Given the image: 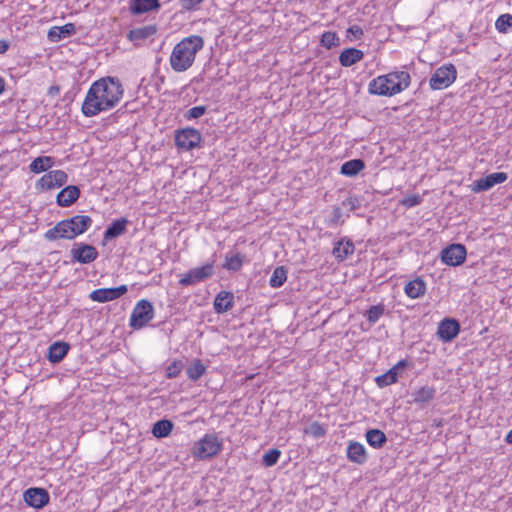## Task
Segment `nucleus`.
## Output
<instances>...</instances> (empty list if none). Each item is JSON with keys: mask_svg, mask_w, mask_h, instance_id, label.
Wrapping results in <instances>:
<instances>
[{"mask_svg": "<svg viewBox=\"0 0 512 512\" xmlns=\"http://www.w3.org/2000/svg\"><path fill=\"white\" fill-rule=\"evenodd\" d=\"M123 86L116 77H103L90 86L81 111L86 117H93L100 112L113 109L122 99Z\"/></svg>", "mask_w": 512, "mask_h": 512, "instance_id": "f257e3e1", "label": "nucleus"}, {"mask_svg": "<svg viewBox=\"0 0 512 512\" xmlns=\"http://www.w3.org/2000/svg\"><path fill=\"white\" fill-rule=\"evenodd\" d=\"M204 47L200 35H190L177 43L170 55V66L175 72H185L194 64L196 54Z\"/></svg>", "mask_w": 512, "mask_h": 512, "instance_id": "f03ea898", "label": "nucleus"}, {"mask_svg": "<svg viewBox=\"0 0 512 512\" xmlns=\"http://www.w3.org/2000/svg\"><path fill=\"white\" fill-rule=\"evenodd\" d=\"M92 223L93 220L88 215H75L59 221L54 227L45 232L44 238L47 241L73 240L89 230Z\"/></svg>", "mask_w": 512, "mask_h": 512, "instance_id": "7ed1b4c3", "label": "nucleus"}, {"mask_svg": "<svg viewBox=\"0 0 512 512\" xmlns=\"http://www.w3.org/2000/svg\"><path fill=\"white\" fill-rule=\"evenodd\" d=\"M222 450V442L215 434H206L194 443L192 454L200 460L210 459L218 455Z\"/></svg>", "mask_w": 512, "mask_h": 512, "instance_id": "20e7f679", "label": "nucleus"}, {"mask_svg": "<svg viewBox=\"0 0 512 512\" xmlns=\"http://www.w3.org/2000/svg\"><path fill=\"white\" fill-rule=\"evenodd\" d=\"M174 142L179 150L191 151L201 147L202 135L195 128L185 127L175 131Z\"/></svg>", "mask_w": 512, "mask_h": 512, "instance_id": "39448f33", "label": "nucleus"}, {"mask_svg": "<svg viewBox=\"0 0 512 512\" xmlns=\"http://www.w3.org/2000/svg\"><path fill=\"white\" fill-rule=\"evenodd\" d=\"M154 317V307L149 300L138 301L131 313L129 326L134 330L145 327Z\"/></svg>", "mask_w": 512, "mask_h": 512, "instance_id": "423d86ee", "label": "nucleus"}, {"mask_svg": "<svg viewBox=\"0 0 512 512\" xmlns=\"http://www.w3.org/2000/svg\"><path fill=\"white\" fill-rule=\"evenodd\" d=\"M457 77V71L453 64H445L435 70L432 74L429 85L433 90H442L449 87Z\"/></svg>", "mask_w": 512, "mask_h": 512, "instance_id": "0eeeda50", "label": "nucleus"}, {"mask_svg": "<svg viewBox=\"0 0 512 512\" xmlns=\"http://www.w3.org/2000/svg\"><path fill=\"white\" fill-rule=\"evenodd\" d=\"M71 261L80 264H89L98 258V250L88 243H74L70 250Z\"/></svg>", "mask_w": 512, "mask_h": 512, "instance_id": "6e6552de", "label": "nucleus"}, {"mask_svg": "<svg viewBox=\"0 0 512 512\" xmlns=\"http://www.w3.org/2000/svg\"><path fill=\"white\" fill-rule=\"evenodd\" d=\"M214 274V260L202 267L190 269L179 280L181 286H190L210 278Z\"/></svg>", "mask_w": 512, "mask_h": 512, "instance_id": "1a4fd4ad", "label": "nucleus"}, {"mask_svg": "<svg viewBox=\"0 0 512 512\" xmlns=\"http://www.w3.org/2000/svg\"><path fill=\"white\" fill-rule=\"evenodd\" d=\"M467 251L463 244H451L441 251V260L449 266H459L466 260Z\"/></svg>", "mask_w": 512, "mask_h": 512, "instance_id": "9d476101", "label": "nucleus"}, {"mask_svg": "<svg viewBox=\"0 0 512 512\" xmlns=\"http://www.w3.org/2000/svg\"><path fill=\"white\" fill-rule=\"evenodd\" d=\"M127 291V285H120L118 287L111 288H99L93 290L90 293L89 297L94 302L106 303L122 297L124 294L127 293Z\"/></svg>", "mask_w": 512, "mask_h": 512, "instance_id": "9b49d317", "label": "nucleus"}, {"mask_svg": "<svg viewBox=\"0 0 512 512\" xmlns=\"http://www.w3.org/2000/svg\"><path fill=\"white\" fill-rule=\"evenodd\" d=\"M23 498L25 503L33 508L41 509L46 506L50 501V495L44 488L32 487L27 489Z\"/></svg>", "mask_w": 512, "mask_h": 512, "instance_id": "f8f14e48", "label": "nucleus"}, {"mask_svg": "<svg viewBox=\"0 0 512 512\" xmlns=\"http://www.w3.org/2000/svg\"><path fill=\"white\" fill-rule=\"evenodd\" d=\"M507 178L508 175L505 172H495L488 174L487 176L474 181L471 185V191L474 193L488 191L495 185L505 182Z\"/></svg>", "mask_w": 512, "mask_h": 512, "instance_id": "ddd939ff", "label": "nucleus"}, {"mask_svg": "<svg viewBox=\"0 0 512 512\" xmlns=\"http://www.w3.org/2000/svg\"><path fill=\"white\" fill-rule=\"evenodd\" d=\"M368 91L370 94L374 95L393 96L401 92V87L400 85L389 86L387 78L381 75L369 83Z\"/></svg>", "mask_w": 512, "mask_h": 512, "instance_id": "4468645a", "label": "nucleus"}, {"mask_svg": "<svg viewBox=\"0 0 512 512\" xmlns=\"http://www.w3.org/2000/svg\"><path fill=\"white\" fill-rule=\"evenodd\" d=\"M460 332V323L454 318H444L438 325L437 335L444 342H450Z\"/></svg>", "mask_w": 512, "mask_h": 512, "instance_id": "2eb2a0df", "label": "nucleus"}, {"mask_svg": "<svg viewBox=\"0 0 512 512\" xmlns=\"http://www.w3.org/2000/svg\"><path fill=\"white\" fill-rule=\"evenodd\" d=\"M68 179V175L63 170L49 171L43 175L38 181V185L42 189L50 190L56 187L63 186Z\"/></svg>", "mask_w": 512, "mask_h": 512, "instance_id": "dca6fc26", "label": "nucleus"}, {"mask_svg": "<svg viewBox=\"0 0 512 512\" xmlns=\"http://www.w3.org/2000/svg\"><path fill=\"white\" fill-rule=\"evenodd\" d=\"M80 188L76 185H69L63 188L56 196V203L60 207H70L80 197Z\"/></svg>", "mask_w": 512, "mask_h": 512, "instance_id": "f3484780", "label": "nucleus"}, {"mask_svg": "<svg viewBox=\"0 0 512 512\" xmlns=\"http://www.w3.org/2000/svg\"><path fill=\"white\" fill-rule=\"evenodd\" d=\"M159 0H130L129 11L132 15H140L160 9Z\"/></svg>", "mask_w": 512, "mask_h": 512, "instance_id": "a211bd4d", "label": "nucleus"}, {"mask_svg": "<svg viewBox=\"0 0 512 512\" xmlns=\"http://www.w3.org/2000/svg\"><path fill=\"white\" fill-rule=\"evenodd\" d=\"M157 32L156 25H146L130 30L127 34L128 40L139 46L142 41L154 36Z\"/></svg>", "mask_w": 512, "mask_h": 512, "instance_id": "6ab92c4d", "label": "nucleus"}, {"mask_svg": "<svg viewBox=\"0 0 512 512\" xmlns=\"http://www.w3.org/2000/svg\"><path fill=\"white\" fill-rule=\"evenodd\" d=\"M214 310L218 314H223L231 310L234 306V295L232 292L220 291L214 299Z\"/></svg>", "mask_w": 512, "mask_h": 512, "instance_id": "aec40b11", "label": "nucleus"}, {"mask_svg": "<svg viewBox=\"0 0 512 512\" xmlns=\"http://www.w3.org/2000/svg\"><path fill=\"white\" fill-rule=\"evenodd\" d=\"M128 224L129 220L125 217L112 221L104 232V240H112L125 234Z\"/></svg>", "mask_w": 512, "mask_h": 512, "instance_id": "412c9836", "label": "nucleus"}, {"mask_svg": "<svg viewBox=\"0 0 512 512\" xmlns=\"http://www.w3.org/2000/svg\"><path fill=\"white\" fill-rule=\"evenodd\" d=\"M70 350V345L67 342L57 341L50 345L48 348L47 359L51 363L61 362Z\"/></svg>", "mask_w": 512, "mask_h": 512, "instance_id": "4be33fe9", "label": "nucleus"}, {"mask_svg": "<svg viewBox=\"0 0 512 512\" xmlns=\"http://www.w3.org/2000/svg\"><path fill=\"white\" fill-rule=\"evenodd\" d=\"M347 458L356 464H364L367 461V453L365 447L356 441H351L347 447Z\"/></svg>", "mask_w": 512, "mask_h": 512, "instance_id": "5701e85b", "label": "nucleus"}, {"mask_svg": "<svg viewBox=\"0 0 512 512\" xmlns=\"http://www.w3.org/2000/svg\"><path fill=\"white\" fill-rule=\"evenodd\" d=\"M75 33V25L73 23H67L61 27H52L48 31L47 37L51 42H59L61 39L73 36Z\"/></svg>", "mask_w": 512, "mask_h": 512, "instance_id": "b1692460", "label": "nucleus"}, {"mask_svg": "<svg viewBox=\"0 0 512 512\" xmlns=\"http://www.w3.org/2000/svg\"><path fill=\"white\" fill-rule=\"evenodd\" d=\"M364 57L363 51L357 48H346L339 55V63L343 67H350L361 61Z\"/></svg>", "mask_w": 512, "mask_h": 512, "instance_id": "393cba45", "label": "nucleus"}, {"mask_svg": "<svg viewBox=\"0 0 512 512\" xmlns=\"http://www.w3.org/2000/svg\"><path fill=\"white\" fill-rule=\"evenodd\" d=\"M365 169V162L360 158L344 162L340 168V174L347 177H355Z\"/></svg>", "mask_w": 512, "mask_h": 512, "instance_id": "a878e982", "label": "nucleus"}, {"mask_svg": "<svg viewBox=\"0 0 512 512\" xmlns=\"http://www.w3.org/2000/svg\"><path fill=\"white\" fill-rule=\"evenodd\" d=\"M384 77L388 80L389 86H398L401 87V92L405 90L411 82V77L408 72L406 71H396V72H390Z\"/></svg>", "mask_w": 512, "mask_h": 512, "instance_id": "bb28decb", "label": "nucleus"}, {"mask_svg": "<svg viewBox=\"0 0 512 512\" xmlns=\"http://www.w3.org/2000/svg\"><path fill=\"white\" fill-rule=\"evenodd\" d=\"M404 291L409 298H419L426 293V283L423 279L417 277L405 285Z\"/></svg>", "mask_w": 512, "mask_h": 512, "instance_id": "cd10ccee", "label": "nucleus"}, {"mask_svg": "<svg viewBox=\"0 0 512 512\" xmlns=\"http://www.w3.org/2000/svg\"><path fill=\"white\" fill-rule=\"evenodd\" d=\"M354 249V244L350 239H342L335 243L332 253L339 261H343L353 254Z\"/></svg>", "mask_w": 512, "mask_h": 512, "instance_id": "c85d7f7f", "label": "nucleus"}, {"mask_svg": "<svg viewBox=\"0 0 512 512\" xmlns=\"http://www.w3.org/2000/svg\"><path fill=\"white\" fill-rule=\"evenodd\" d=\"M436 389L433 386H423L412 393L413 402L424 405L435 398Z\"/></svg>", "mask_w": 512, "mask_h": 512, "instance_id": "c756f323", "label": "nucleus"}, {"mask_svg": "<svg viewBox=\"0 0 512 512\" xmlns=\"http://www.w3.org/2000/svg\"><path fill=\"white\" fill-rule=\"evenodd\" d=\"M365 437L367 443L375 449L383 448L388 441L385 433L376 428L367 430Z\"/></svg>", "mask_w": 512, "mask_h": 512, "instance_id": "7c9ffc66", "label": "nucleus"}, {"mask_svg": "<svg viewBox=\"0 0 512 512\" xmlns=\"http://www.w3.org/2000/svg\"><path fill=\"white\" fill-rule=\"evenodd\" d=\"M174 424L171 420L161 419L156 421L152 427V434L156 438H165L172 432Z\"/></svg>", "mask_w": 512, "mask_h": 512, "instance_id": "2f4dec72", "label": "nucleus"}, {"mask_svg": "<svg viewBox=\"0 0 512 512\" xmlns=\"http://www.w3.org/2000/svg\"><path fill=\"white\" fill-rule=\"evenodd\" d=\"M54 163V158L51 156H39L31 162L29 168L33 173H41L50 169Z\"/></svg>", "mask_w": 512, "mask_h": 512, "instance_id": "473e14b6", "label": "nucleus"}, {"mask_svg": "<svg viewBox=\"0 0 512 512\" xmlns=\"http://www.w3.org/2000/svg\"><path fill=\"white\" fill-rule=\"evenodd\" d=\"M186 372L188 378L191 381H197L206 372V366L203 364L202 360L194 359L190 366L187 368Z\"/></svg>", "mask_w": 512, "mask_h": 512, "instance_id": "72a5a7b5", "label": "nucleus"}, {"mask_svg": "<svg viewBox=\"0 0 512 512\" xmlns=\"http://www.w3.org/2000/svg\"><path fill=\"white\" fill-rule=\"evenodd\" d=\"M244 256L240 253H236L235 255L226 254L225 262L222 267L228 271L237 272L243 266Z\"/></svg>", "mask_w": 512, "mask_h": 512, "instance_id": "f704fd0d", "label": "nucleus"}, {"mask_svg": "<svg viewBox=\"0 0 512 512\" xmlns=\"http://www.w3.org/2000/svg\"><path fill=\"white\" fill-rule=\"evenodd\" d=\"M287 269L284 266L276 267L270 277L269 284L272 288L281 287L287 279Z\"/></svg>", "mask_w": 512, "mask_h": 512, "instance_id": "c9c22d12", "label": "nucleus"}, {"mask_svg": "<svg viewBox=\"0 0 512 512\" xmlns=\"http://www.w3.org/2000/svg\"><path fill=\"white\" fill-rule=\"evenodd\" d=\"M399 373L395 368H390L386 373L379 375L375 378L376 384L380 387H386L397 382Z\"/></svg>", "mask_w": 512, "mask_h": 512, "instance_id": "e433bc0d", "label": "nucleus"}, {"mask_svg": "<svg viewBox=\"0 0 512 512\" xmlns=\"http://www.w3.org/2000/svg\"><path fill=\"white\" fill-rule=\"evenodd\" d=\"M385 313V306L383 304L372 305L370 308L364 313V316L367 318L370 324H375L381 316Z\"/></svg>", "mask_w": 512, "mask_h": 512, "instance_id": "4c0bfd02", "label": "nucleus"}, {"mask_svg": "<svg viewBox=\"0 0 512 512\" xmlns=\"http://www.w3.org/2000/svg\"><path fill=\"white\" fill-rule=\"evenodd\" d=\"M320 43L326 49H332L340 45V38L336 32L326 31L322 34Z\"/></svg>", "mask_w": 512, "mask_h": 512, "instance_id": "58836bf2", "label": "nucleus"}, {"mask_svg": "<svg viewBox=\"0 0 512 512\" xmlns=\"http://www.w3.org/2000/svg\"><path fill=\"white\" fill-rule=\"evenodd\" d=\"M495 27L500 33H507L509 29H512V15H500L496 20Z\"/></svg>", "mask_w": 512, "mask_h": 512, "instance_id": "ea45409f", "label": "nucleus"}, {"mask_svg": "<svg viewBox=\"0 0 512 512\" xmlns=\"http://www.w3.org/2000/svg\"><path fill=\"white\" fill-rule=\"evenodd\" d=\"M281 456V451L277 448L270 449L262 457V464L265 467L274 466Z\"/></svg>", "mask_w": 512, "mask_h": 512, "instance_id": "a19ab883", "label": "nucleus"}, {"mask_svg": "<svg viewBox=\"0 0 512 512\" xmlns=\"http://www.w3.org/2000/svg\"><path fill=\"white\" fill-rule=\"evenodd\" d=\"M304 433L313 436L314 438H321L325 436L326 429L318 421L312 422L304 429Z\"/></svg>", "mask_w": 512, "mask_h": 512, "instance_id": "79ce46f5", "label": "nucleus"}, {"mask_svg": "<svg viewBox=\"0 0 512 512\" xmlns=\"http://www.w3.org/2000/svg\"><path fill=\"white\" fill-rule=\"evenodd\" d=\"M207 111V107L204 105L195 106L190 108L184 113V118L186 120L198 119L203 116Z\"/></svg>", "mask_w": 512, "mask_h": 512, "instance_id": "37998d69", "label": "nucleus"}, {"mask_svg": "<svg viewBox=\"0 0 512 512\" xmlns=\"http://www.w3.org/2000/svg\"><path fill=\"white\" fill-rule=\"evenodd\" d=\"M183 368V363L181 360H174L167 368H166V377L168 379L176 378Z\"/></svg>", "mask_w": 512, "mask_h": 512, "instance_id": "c03bdc74", "label": "nucleus"}, {"mask_svg": "<svg viewBox=\"0 0 512 512\" xmlns=\"http://www.w3.org/2000/svg\"><path fill=\"white\" fill-rule=\"evenodd\" d=\"M422 196L418 194H412L404 197L401 200V204L405 206L406 208H412L414 206L419 205L422 202Z\"/></svg>", "mask_w": 512, "mask_h": 512, "instance_id": "a18cd8bd", "label": "nucleus"}, {"mask_svg": "<svg viewBox=\"0 0 512 512\" xmlns=\"http://www.w3.org/2000/svg\"><path fill=\"white\" fill-rule=\"evenodd\" d=\"M342 205L344 207H348L350 211H355L360 207V202L357 197L350 196L344 201H342Z\"/></svg>", "mask_w": 512, "mask_h": 512, "instance_id": "49530a36", "label": "nucleus"}, {"mask_svg": "<svg viewBox=\"0 0 512 512\" xmlns=\"http://www.w3.org/2000/svg\"><path fill=\"white\" fill-rule=\"evenodd\" d=\"M342 223H343V220H342L341 208L338 206H335V207H333L332 217L329 220V224L338 225V224H342Z\"/></svg>", "mask_w": 512, "mask_h": 512, "instance_id": "de8ad7c7", "label": "nucleus"}, {"mask_svg": "<svg viewBox=\"0 0 512 512\" xmlns=\"http://www.w3.org/2000/svg\"><path fill=\"white\" fill-rule=\"evenodd\" d=\"M183 9L191 11L196 8L203 0H179Z\"/></svg>", "mask_w": 512, "mask_h": 512, "instance_id": "09e8293b", "label": "nucleus"}, {"mask_svg": "<svg viewBox=\"0 0 512 512\" xmlns=\"http://www.w3.org/2000/svg\"><path fill=\"white\" fill-rule=\"evenodd\" d=\"M363 35V29L358 25H352L347 29V37L350 38L353 36L354 38H361Z\"/></svg>", "mask_w": 512, "mask_h": 512, "instance_id": "8fccbe9b", "label": "nucleus"}, {"mask_svg": "<svg viewBox=\"0 0 512 512\" xmlns=\"http://www.w3.org/2000/svg\"><path fill=\"white\" fill-rule=\"evenodd\" d=\"M408 364H409L408 360L402 359L392 368H395V371L399 373V370L406 368L408 366Z\"/></svg>", "mask_w": 512, "mask_h": 512, "instance_id": "3c124183", "label": "nucleus"}, {"mask_svg": "<svg viewBox=\"0 0 512 512\" xmlns=\"http://www.w3.org/2000/svg\"><path fill=\"white\" fill-rule=\"evenodd\" d=\"M60 93V86L53 85L48 89V95L51 97H55Z\"/></svg>", "mask_w": 512, "mask_h": 512, "instance_id": "603ef678", "label": "nucleus"}, {"mask_svg": "<svg viewBox=\"0 0 512 512\" xmlns=\"http://www.w3.org/2000/svg\"><path fill=\"white\" fill-rule=\"evenodd\" d=\"M9 43L6 40H0V54H4L9 49Z\"/></svg>", "mask_w": 512, "mask_h": 512, "instance_id": "864d4df0", "label": "nucleus"}, {"mask_svg": "<svg viewBox=\"0 0 512 512\" xmlns=\"http://www.w3.org/2000/svg\"><path fill=\"white\" fill-rule=\"evenodd\" d=\"M505 441L508 444H512V429L507 433L505 437Z\"/></svg>", "mask_w": 512, "mask_h": 512, "instance_id": "5fc2aeb1", "label": "nucleus"}, {"mask_svg": "<svg viewBox=\"0 0 512 512\" xmlns=\"http://www.w3.org/2000/svg\"><path fill=\"white\" fill-rule=\"evenodd\" d=\"M5 90V80L0 76V94H2Z\"/></svg>", "mask_w": 512, "mask_h": 512, "instance_id": "6e6d98bb", "label": "nucleus"}]
</instances>
